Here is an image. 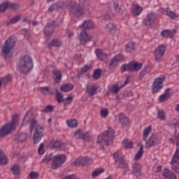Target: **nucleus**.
Wrapping results in <instances>:
<instances>
[{
    "label": "nucleus",
    "mask_w": 179,
    "mask_h": 179,
    "mask_svg": "<svg viewBox=\"0 0 179 179\" xmlns=\"http://www.w3.org/2000/svg\"><path fill=\"white\" fill-rule=\"evenodd\" d=\"M22 125H26L29 124V129L31 132L34 129V134L33 136L34 143L37 144L41 138H43V132H44V129L43 127L37 124V121L35 118H33V109H29L24 116L22 120Z\"/></svg>",
    "instance_id": "nucleus-1"
},
{
    "label": "nucleus",
    "mask_w": 179,
    "mask_h": 179,
    "mask_svg": "<svg viewBox=\"0 0 179 179\" xmlns=\"http://www.w3.org/2000/svg\"><path fill=\"white\" fill-rule=\"evenodd\" d=\"M115 131L113 128H108L103 134H100L97 138V143H99L100 148L106 149L108 145L113 143L114 141Z\"/></svg>",
    "instance_id": "nucleus-2"
},
{
    "label": "nucleus",
    "mask_w": 179,
    "mask_h": 179,
    "mask_svg": "<svg viewBox=\"0 0 179 179\" xmlns=\"http://www.w3.org/2000/svg\"><path fill=\"white\" fill-rule=\"evenodd\" d=\"M19 125V115H15L11 121L4 124L0 129V138H3L6 135H9Z\"/></svg>",
    "instance_id": "nucleus-3"
},
{
    "label": "nucleus",
    "mask_w": 179,
    "mask_h": 179,
    "mask_svg": "<svg viewBox=\"0 0 179 179\" xmlns=\"http://www.w3.org/2000/svg\"><path fill=\"white\" fill-rule=\"evenodd\" d=\"M17 69L22 73H29L33 69V60L29 56H23L18 62Z\"/></svg>",
    "instance_id": "nucleus-4"
},
{
    "label": "nucleus",
    "mask_w": 179,
    "mask_h": 179,
    "mask_svg": "<svg viewBox=\"0 0 179 179\" xmlns=\"http://www.w3.org/2000/svg\"><path fill=\"white\" fill-rule=\"evenodd\" d=\"M15 45H16V39L15 38L10 37L6 41L5 44L1 48V55L5 59L12 57V50H13Z\"/></svg>",
    "instance_id": "nucleus-5"
},
{
    "label": "nucleus",
    "mask_w": 179,
    "mask_h": 179,
    "mask_svg": "<svg viewBox=\"0 0 179 179\" xmlns=\"http://www.w3.org/2000/svg\"><path fill=\"white\" fill-rule=\"evenodd\" d=\"M113 159H115V163L119 164L120 167L124 171V174H127L129 171V166L128 165V162L124 160V157H122V153L117 152L113 154Z\"/></svg>",
    "instance_id": "nucleus-6"
},
{
    "label": "nucleus",
    "mask_w": 179,
    "mask_h": 179,
    "mask_svg": "<svg viewBox=\"0 0 179 179\" xmlns=\"http://www.w3.org/2000/svg\"><path fill=\"white\" fill-rule=\"evenodd\" d=\"M68 7L73 19V17H80V16H83V10L76 5V1H71Z\"/></svg>",
    "instance_id": "nucleus-7"
},
{
    "label": "nucleus",
    "mask_w": 179,
    "mask_h": 179,
    "mask_svg": "<svg viewBox=\"0 0 179 179\" xmlns=\"http://www.w3.org/2000/svg\"><path fill=\"white\" fill-rule=\"evenodd\" d=\"M52 160L51 169H52V170H57V169L61 167V166L66 162V156H65V155H55L52 157Z\"/></svg>",
    "instance_id": "nucleus-8"
},
{
    "label": "nucleus",
    "mask_w": 179,
    "mask_h": 179,
    "mask_svg": "<svg viewBox=\"0 0 179 179\" xmlns=\"http://www.w3.org/2000/svg\"><path fill=\"white\" fill-rule=\"evenodd\" d=\"M166 76H160L155 79L152 83V93H157L163 89V82H164Z\"/></svg>",
    "instance_id": "nucleus-9"
},
{
    "label": "nucleus",
    "mask_w": 179,
    "mask_h": 179,
    "mask_svg": "<svg viewBox=\"0 0 179 179\" xmlns=\"http://www.w3.org/2000/svg\"><path fill=\"white\" fill-rule=\"evenodd\" d=\"M93 163V159L89 157H80L71 163L72 166H87Z\"/></svg>",
    "instance_id": "nucleus-10"
},
{
    "label": "nucleus",
    "mask_w": 179,
    "mask_h": 179,
    "mask_svg": "<svg viewBox=\"0 0 179 179\" xmlns=\"http://www.w3.org/2000/svg\"><path fill=\"white\" fill-rule=\"evenodd\" d=\"M166 52V46L164 45H159L154 51V56L156 61H160Z\"/></svg>",
    "instance_id": "nucleus-11"
},
{
    "label": "nucleus",
    "mask_w": 179,
    "mask_h": 179,
    "mask_svg": "<svg viewBox=\"0 0 179 179\" xmlns=\"http://www.w3.org/2000/svg\"><path fill=\"white\" fill-rule=\"evenodd\" d=\"M143 64L137 61H132L129 63V68L130 72H138L142 69Z\"/></svg>",
    "instance_id": "nucleus-12"
},
{
    "label": "nucleus",
    "mask_w": 179,
    "mask_h": 179,
    "mask_svg": "<svg viewBox=\"0 0 179 179\" xmlns=\"http://www.w3.org/2000/svg\"><path fill=\"white\" fill-rule=\"evenodd\" d=\"M157 19V15L155 13H150L145 18V23L146 26H152Z\"/></svg>",
    "instance_id": "nucleus-13"
},
{
    "label": "nucleus",
    "mask_w": 179,
    "mask_h": 179,
    "mask_svg": "<svg viewBox=\"0 0 179 179\" xmlns=\"http://www.w3.org/2000/svg\"><path fill=\"white\" fill-rule=\"evenodd\" d=\"M157 143H159V136L156 134H152L148 141L145 142V148L149 149Z\"/></svg>",
    "instance_id": "nucleus-14"
},
{
    "label": "nucleus",
    "mask_w": 179,
    "mask_h": 179,
    "mask_svg": "<svg viewBox=\"0 0 179 179\" xmlns=\"http://www.w3.org/2000/svg\"><path fill=\"white\" fill-rule=\"evenodd\" d=\"M143 11V8L138 3H133L131 8V13L133 16H139Z\"/></svg>",
    "instance_id": "nucleus-15"
},
{
    "label": "nucleus",
    "mask_w": 179,
    "mask_h": 179,
    "mask_svg": "<svg viewBox=\"0 0 179 179\" xmlns=\"http://www.w3.org/2000/svg\"><path fill=\"white\" fill-rule=\"evenodd\" d=\"M78 40L80 42V44H85L87 43V41H90L92 40V36H89L86 31L83 30V31L78 36Z\"/></svg>",
    "instance_id": "nucleus-16"
},
{
    "label": "nucleus",
    "mask_w": 179,
    "mask_h": 179,
    "mask_svg": "<svg viewBox=\"0 0 179 179\" xmlns=\"http://www.w3.org/2000/svg\"><path fill=\"white\" fill-rule=\"evenodd\" d=\"M171 97V90L167 89L164 92V94H161L159 97V101L160 103H163L164 101H166V100H169Z\"/></svg>",
    "instance_id": "nucleus-17"
},
{
    "label": "nucleus",
    "mask_w": 179,
    "mask_h": 179,
    "mask_svg": "<svg viewBox=\"0 0 179 179\" xmlns=\"http://www.w3.org/2000/svg\"><path fill=\"white\" fill-rule=\"evenodd\" d=\"M118 120L120 124H122V127H127V125H129V119L127 115H124V113H120L118 115Z\"/></svg>",
    "instance_id": "nucleus-18"
},
{
    "label": "nucleus",
    "mask_w": 179,
    "mask_h": 179,
    "mask_svg": "<svg viewBox=\"0 0 179 179\" xmlns=\"http://www.w3.org/2000/svg\"><path fill=\"white\" fill-rule=\"evenodd\" d=\"M162 176L164 179H177V176L171 171L165 169L163 171Z\"/></svg>",
    "instance_id": "nucleus-19"
},
{
    "label": "nucleus",
    "mask_w": 179,
    "mask_h": 179,
    "mask_svg": "<svg viewBox=\"0 0 179 179\" xmlns=\"http://www.w3.org/2000/svg\"><path fill=\"white\" fill-rule=\"evenodd\" d=\"M171 164V166H179V147L176 148V150L173 155Z\"/></svg>",
    "instance_id": "nucleus-20"
},
{
    "label": "nucleus",
    "mask_w": 179,
    "mask_h": 179,
    "mask_svg": "<svg viewBox=\"0 0 179 179\" xmlns=\"http://www.w3.org/2000/svg\"><path fill=\"white\" fill-rule=\"evenodd\" d=\"M54 29H55L54 24H47L44 30L45 36H51L54 33Z\"/></svg>",
    "instance_id": "nucleus-21"
},
{
    "label": "nucleus",
    "mask_w": 179,
    "mask_h": 179,
    "mask_svg": "<svg viewBox=\"0 0 179 179\" xmlns=\"http://www.w3.org/2000/svg\"><path fill=\"white\" fill-rule=\"evenodd\" d=\"M124 87L122 85H121V83H117L115 84H113V85H110L108 87V89L110 92H113V93H118L120 92V89H122Z\"/></svg>",
    "instance_id": "nucleus-22"
},
{
    "label": "nucleus",
    "mask_w": 179,
    "mask_h": 179,
    "mask_svg": "<svg viewBox=\"0 0 179 179\" xmlns=\"http://www.w3.org/2000/svg\"><path fill=\"white\" fill-rule=\"evenodd\" d=\"M95 54L99 59L100 61H104L105 59H107V57H108L107 54H106L101 49H96L95 50Z\"/></svg>",
    "instance_id": "nucleus-23"
},
{
    "label": "nucleus",
    "mask_w": 179,
    "mask_h": 179,
    "mask_svg": "<svg viewBox=\"0 0 179 179\" xmlns=\"http://www.w3.org/2000/svg\"><path fill=\"white\" fill-rule=\"evenodd\" d=\"M20 166L19 164H15L12 167H11V171L15 176V177H19L20 176Z\"/></svg>",
    "instance_id": "nucleus-24"
},
{
    "label": "nucleus",
    "mask_w": 179,
    "mask_h": 179,
    "mask_svg": "<svg viewBox=\"0 0 179 179\" xmlns=\"http://www.w3.org/2000/svg\"><path fill=\"white\" fill-rule=\"evenodd\" d=\"M141 169H142L141 164L135 163L133 164V173L134 176H136V177L141 176Z\"/></svg>",
    "instance_id": "nucleus-25"
},
{
    "label": "nucleus",
    "mask_w": 179,
    "mask_h": 179,
    "mask_svg": "<svg viewBox=\"0 0 179 179\" xmlns=\"http://www.w3.org/2000/svg\"><path fill=\"white\" fill-rule=\"evenodd\" d=\"M0 164L1 166H5L8 164V157L5 155V152L0 149Z\"/></svg>",
    "instance_id": "nucleus-26"
},
{
    "label": "nucleus",
    "mask_w": 179,
    "mask_h": 179,
    "mask_svg": "<svg viewBox=\"0 0 179 179\" xmlns=\"http://www.w3.org/2000/svg\"><path fill=\"white\" fill-rule=\"evenodd\" d=\"M94 27V24L91 21H85L82 25L79 26L80 29H82L83 30H85L86 29H93Z\"/></svg>",
    "instance_id": "nucleus-27"
},
{
    "label": "nucleus",
    "mask_w": 179,
    "mask_h": 179,
    "mask_svg": "<svg viewBox=\"0 0 179 179\" xmlns=\"http://www.w3.org/2000/svg\"><path fill=\"white\" fill-rule=\"evenodd\" d=\"M104 171H106V170L103 168L96 169L92 171V178H97V177H99V176H100L101 174H103Z\"/></svg>",
    "instance_id": "nucleus-28"
},
{
    "label": "nucleus",
    "mask_w": 179,
    "mask_h": 179,
    "mask_svg": "<svg viewBox=\"0 0 179 179\" xmlns=\"http://www.w3.org/2000/svg\"><path fill=\"white\" fill-rule=\"evenodd\" d=\"M73 90V85L67 83V84H63L60 88V90L62 92H64L65 93L68 92H71V90Z\"/></svg>",
    "instance_id": "nucleus-29"
},
{
    "label": "nucleus",
    "mask_w": 179,
    "mask_h": 179,
    "mask_svg": "<svg viewBox=\"0 0 179 179\" xmlns=\"http://www.w3.org/2000/svg\"><path fill=\"white\" fill-rule=\"evenodd\" d=\"M52 73L55 77V82H56V83L61 82V79H62V74L61 73V71L54 70Z\"/></svg>",
    "instance_id": "nucleus-30"
},
{
    "label": "nucleus",
    "mask_w": 179,
    "mask_h": 179,
    "mask_svg": "<svg viewBox=\"0 0 179 179\" xmlns=\"http://www.w3.org/2000/svg\"><path fill=\"white\" fill-rule=\"evenodd\" d=\"M122 145L127 149H132V147L134 146V142H132V140L126 138L122 141Z\"/></svg>",
    "instance_id": "nucleus-31"
},
{
    "label": "nucleus",
    "mask_w": 179,
    "mask_h": 179,
    "mask_svg": "<svg viewBox=\"0 0 179 179\" xmlns=\"http://www.w3.org/2000/svg\"><path fill=\"white\" fill-rule=\"evenodd\" d=\"M136 48V44L134 42H129L125 45V50L127 52H131V51H134Z\"/></svg>",
    "instance_id": "nucleus-32"
},
{
    "label": "nucleus",
    "mask_w": 179,
    "mask_h": 179,
    "mask_svg": "<svg viewBox=\"0 0 179 179\" xmlns=\"http://www.w3.org/2000/svg\"><path fill=\"white\" fill-rule=\"evenodd\" d=\"M61 143L59 141H52L49 143L51 149H61Z\"/></svg>",
    "instance_id": "nucleus-33"
},
{
    "label": "nucleus",
    "mask_w": 179,
    "mask_h": 179,
    "mask_svg": "<svg viewBox=\"0 0 179 179\" xmlns=\"http://www.w3.org/2000/svg\"><path fill=\"white\" fill-rule=\"evenodd\" d=\"M97 86L92 85L91 87H88L87 88V92L90 96H94L96 93H97Z\"/></svg>",
    "instance_id": "nucleus-34"
},
{
    "label": "nucleus",
    "mask_w": 179,
    "mask_h": 179,
    "mask_svg": "<svg viewBox=\"0 0 179 179\" xmlns=\"http://www.w3.org/2000/svg\"><path fill=\"white\" fill-rule=\"evenodd\" d=\"M152 132V126H148V127L145 128L143 130V139L146 141L148 138H149V135Z\"/></svg>",
    "instance_id": "nucleus-35"
},
{
    "label": "nucleus",
    "mask_w": 179,
    "mask_h": 179,
    "mask_svg": "<svg viewBox=\"0 0 179 179\" xmlns=\"http://www.w3.org/2000/svg\"><path fill=\"white\" fill-rule=\"evenodd\" d=\"M66 124L70 128H76L78 127V120L76 119H71L66 120Z\"/></svg>",
    "instance_id": "nucleus-36"
},
{
    "label": "nucleus",
    "mask_w": 179,
    "mask_h": 179,
    "mask_svg": "<svg viewBox=\"0 0 179 179\" xmlns=\"http://www.w3.org/2000/svg\"><path fill=\"white\" fill-rule=\"evenodd\" d=\"M162 37H165L166 38H169L170 37H173V36H174V33L171 31H169V30H164L162 32Z\"/></svg>",
    "instance_id": "nucleus-37"
},
{
    "label": "nucleus",
    "mask_w": 179,
    "mask_h": 179,
    "mask_svg": "<svg viewBox=\"0 0 179 179\" xmlns=\"http://www.w3.org/2000/svg\"><path fill=\"white\" fill-rule=\"evenodd\" d=\"M157 118L161 121H166V113L162 110H158Z\"/></svg>",
    "instance_id": "nucleus-38"
},
{
    "label": "nucleus",
    "mask_w": 179,
    "mask_h": 179,
    "mask_svg": "<svg viewBox=\"0 0 179 179\" xmlns=\"http://www.w3.org/2000/svg\"><path fill=\"white\" fill-rule=\"evenodd\" d=\"M61 44V41L54 39L50 43L49 48H52V47H59Z\"/></svg>",
    "instance_id": "nucleus-39"
},
{
    "label": "nucleus",
    "mask_w": 179,
    "mask_h": 179,
    "mask_svg": "<svg viewBox=\"0 0 179 179\" xmlns=\"http://www.w3.org/2000/svg\"><path fill=\"white\" fill-rule=\"evenodd\" d=\"M143 155V146L141 145L139 151L135 155V160L141 159Z\"/></svg>",
    "instance_id": "nucleus-40"
},
{
    "label": "nucleus",
    "mask_w": 179,
    "mask_h": 179,
    "mask_svg": "<svg viewBox=\"0 0 179 179\" xmlns=\"http://www.w3.org/2000/svg\"><path fill=\"white\" fill-rule=\"evenodd\" d=\"M117 65H118V63L114 59H112L108 64V68L109 69H114L117 68Z\"/></svg>",
    "instance_id": "nucleus-41"
},
{
    "label": "nucleus",
    "mask_w": 179,
    "mask_h": 179,
    "mask_svg": "<svg viewBox=\"0 0 179 179\" xmlns=\"http://www.w3.org/2000/svg\"><path fill=\"white\" fill-rule=\"evenodd\" d=\"M12 79V76L7 75L6 77L1 78V83L3 85H6V83H8V82H10Z\"/></svg>",
    "instance_id": "nucleus-42"
},
{
    "label": "nucleus",
    "mask_w": 179,
    "mask_h": 179,
    "mask_svg": "<svg viewBox=\"0 0 179 179\" xmlns=\"http://www.w3.org/2000/svg\"><path fill=\"white\" fill-rule=\"evenodd\" d=\"M12 79V76L7 75L6 77L1 78V83L3 85H6V83H8V82H10Z\"/></svg>",
    "instance_id": "nucleus-43"
},
{
    "label": "nucleus",
    "mask_w": 179,
    "mask_h": 179,
    "mask_svg": "<svg viewBox=\"0 0 179 179\" xmlns=\"http://www.w3.org/2000/svg\"><path fill=\"white\" fill-rule=\"evenodd\" d=\"M106 29H108L109 31H114L117 30V25L113 23H109L106 25Z\"/></svg>",
    "instance_id": "nucleus-44"
},
{
    "label": "nucleus",
    "mask_w": 179,
    "mask_h": 179,
    "mask_svg": "<svg viewBox=\"0 0 179 179\" xmlns=\"http://www.w3.org/2000/svg\"><path fill=\"white\" fill-rule=\"evenodd\" d=\"M9 8V4L8 2H3L0 4V12H5Z\"/></svg>",
    "instance_id": "nucleus-45"
},
{
    "label": "nucleus",
    "mask_w": 179,
    "mask_h": 179,
    "mask_svg": "<svg viewBox=\"0 0 179 179\" xmlns=\"http://www.w3.org/2000/svg\"><path fill=\"white\" fill-rule=\"evenodd\" d=\"M113 59L118 64V62H122L124 61V55L122 54L117 55L113 57Z\"/></svg>",
    "instance_id": "nucleus-46"
},
{
    "label": "nucleus",
    "mask_w": 179,
    "mask_h": 179,
    "mask_svg": "<svg viewBox=\"0 0 179 179\" xmlns=\"http://www.w3.org/2000/svg\"><path fill=\"white\" fill-rule=\"evenodd\" d=\"M73 100V96L72 94H69L66 99H64L65 106H68L72 103Z\"/></svg>",
    "instance_id": "nucleus-47"
},
{
    "label": "nucleus",
    "mask_w": 179,
    "mask_h": 179,
    "mask_svg": "<svg viewBox=\"0 0 179 179\" xmlns=\"http://www.w3.org/2000/svg\"><path fill=\"white\" fill-rule=\"evenodd\" d=\"M74 136L76 139H81V138H83V139H85V137H83V134H82V131L80 130H77L74 133Z\"/></svg>",
    "instance_id": "nucleus-48"
},
{
    "label": "nucleus",
    "mask_w": 179,
    "mask_h": 179,
    "mask_svg": "<svg viewBox=\"0 0 179 179\" xmlns=\"http://www.w3.org/2000/svg\"><path fill=\"white\" fill-rule=\"evenodd\" d=\"M26 139H27V134H26V133H22L21 134H19L18 141L20 142H24Z\"/></svg>",
    "instance_id": "nucleus-49"
},
{
    "label": "nucleus",
    "mask_w": 179,
    "mask_h": 179,
    "mask_svg": "<svg viewBox=\"0 0 179 179\" xmlns=\"http://www.w3.org/2000/svg\"><path fill=\"white\" fill-rule=\"evenodd\" d=\"M101 76V70L96 69L94 71V79H99Z\"/></svg>",
    "instance_id": "nucleus-50"
},
{
    "label": "nucleus",
    "mask_w": 179,
    "mask_h": 179,
    "mask_svg": "<svg viewBox=\"0 0 179 179\" xmlns=\"http://www.w3.org/2000/svg\"><path fill=\"white\" fill-rule=\"evenodd\" d=\"M39 91L42 92L43 94H47L48 93H50V88L47 87H39Z\"/></svg>",
    "instance_id": "nucleus-51"
},
{
    "label": "nucleus",
    "mask_w": 179,
    "mask_h": 179,
    "mask_svg": "<svg viewBox=\"0 0 179 179\" xmlns=\"http://www.w3.org/2000/svg\"><path fill=\"white\" fill-rule=\"evenodd\" d=\"M54 110V106L48 105L42 110L43 113H51Z\"/></svg>",
    "instance_id": "nucleus-52"
},
{
    "label": "nucleus",
    "mask_w": 179,
    "mask_h": 179,
    "mask_svg": "<svg viewBox=\"0 0 179 179\" xmlns=\"http://www.w3.org/2000/svg\"><path fill=\"white\" fill-rule=\"evenodd\" d=\"M40 174L38 172H31L29 173V178L30 179H37L39 177Z\"/></svg>",
    "instance_id": "nucleus-53"
},
{
    "label": "nucleus",
    "mask_w": 179,
    "mask_h": 179,
    "mask_svg": "<svg viewBox=\"0 0 179 179\" xmlns=\"http://www.w3.org/2000/svg\"><path fill=\"white\" fill-rule=\"evenodd\" d=\"M21 19H22L21 15H17L10 20V23H13V24L17 23V22H19V20H20Z\"/></svg>",
    "instance_id": "nucleus-54"
},
{
    "label": "nucleus",
    "mask_w": 179,
    "mask_h": 179,
    "mask_svg": "<svg viewBox=\"0 0 179 179\" xmlns=\"http://www.w3.org/2000/svg\"><path fill=\"white\" fill-rule=\"evenodd\" d=\"M100 113H101V117H103L104 118H106V117H108L109 114L108 109L107 108L102 109Z\"/></svg>",
    "instance_id": "nucleus-55"
},
{
    "label": "nucleus",
    "mask_w": 179,
    "mask_h": 179,
    "mask_svg": "<svg viewBox=\"0 0 179 179\" xmlns=\"http://www.w3.org/2000/svg\"><path fill=\"white\" fill-rule=\"evenodd\" d=\"M38 152L39 155H44V153H45V150H44V143H41Z\"/></svg>",
    "instance_id": "nucleus-56"
},
{
    "label": "nucleus",
    "mask_w": 179,
    "mask_h": 179,
    "mask_svg": "<svg viewBox=\"0 0 179 179\" xmlns=\"http://www.w3.org/2000/svg\"><path fill=\"white\" fill-rule=\"evenodd\" d=\"M171 19H177L178 17V15L176 14L174 12L169 10V13H168V15Z\"/></svg>",
    "instance_id": "nucleus-57"
},
{
    "label": "nucleus",
    "mask_w": 179,
    "mask_h": 179,
    "mask_svg": "<svg viewBox=\"0 0 179 179\" xmlns=\"http://www.w3.org/2000/svg\"><path fill=\"white\" fill-rule=\"evenodd\" d=\"M56 99L59 103H62V101H64L62 94L59 92L56 94Z\"/></svg>",
    "instance_id": "nucleus-58"
},
{
    "label": "nucleus",
    "mask_w": 179,
    "mask_h": 179,
    "mask_svg": "<svg viewBox=\"0 0 179 179\" xmlns=\"http://www.w3.org/2000/svg\"><path fill=\"white\" fill-rule=\"evenodd\" d=\"M159 11L161 12V13H163V15H166L167 16L169 15V13L170 12V9H169V8H159Z\"/></svg>",
    "instance_id": "nucleus-59"
},
{
    "label": "nucleus",
    "mask_w": 179,
    "mask_h": 179,
    "mask_svg": "<svg viewBox=\"0 0 179 179\" xmlns=\"http://www.w3.org/2000/svg\"><path fill=\"white\" fill-rule=\"evenodd\" d=\"M8 8H10L11 9H14V10L19 9V5L14 3H10V2H8Z\"/></svg>",
    "instance_id": "nucleus-60"
},
{
    "label": "nucleus",
    "mask_w": 179,
    "mask_h": 179,
    "mask_svg": "<svg viewBox=\"0 0 179 179\" xmlns=\"http://www.w3.org/2000/svg\"><path fill=\"white\" fill-rule=\"evenodd\" d=\"M90 69H92V65L87 64L82 69L81 72H87V71H89Z\"/></svg>",
    "instance_id": "nucleus-61"
},
{
    "label": "nucleus",
    "mask_w": 179,
    "mask_h": 179,
    "mask_svg": "<svg viewBox=\"0 0 179 179\" xmlns=\"http://www.w3.org/2000/svg\"><path fill=\"white\" fill-rule=\"evenodd\" d=\"M122 72H125V71H129V64H124L121 66Z\"/></svg>",
    "instance_id": "nucleus-62"
},
{
    "label": "nucleus",
    "mask_w": 179,
    "mask_h": 179,
    "mask_svg": "<svg viewBox=\"0 0 179 179\" xmlns=\"http://www.w3.org/2000/svg\"><path fill=\"white\" fill-rule=\"evenodd\" d=\"M171 169L179 174V165H171Z\"/></svg>",
    "instance_id": "nucleus-63"
},
{
    "label": "nucleus",
    "mask_w": 179,
    "mask_h": 179,
    "mask_svg": "<svg viewBox=\"0 0 179 179\" xmlns=\"http://www.w3.org/2000/svg\"><path fill=\"white\" fill-rule=\"evenodd\" d=\"M172 125H173L175 128H178L179 127V120L173 119L172 121Z\"/></svg>",
    "instance_id": "nucleus-64"
}]
</instances>
